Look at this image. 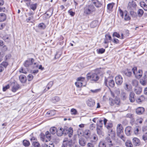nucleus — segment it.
I'll return each instance as SVG.
<instances>
[{
    "instance_id": "nucleus-1",
    "label": "nucleus",
    "mask_w": 147,
    "mask_h": 147,
    "mask_svg": "<svg viewBox=\"0 0 147 147\" xmlns=\"http://www.w3.org/2000/svg\"><path fill=\"white\" fill-rule=\"evenodd\" d=\"M95 10L94 6L92 5H88L84 8V13L85 14L89 15L92 13Z\"/></svg>"
},
{
    "instance_id": "nucleus-2",
    "label": "nucleus",
    "mask_w": 147,
    "mask_h": 147,
    "mask_svg": "<svg viewBox=\"0 0 147 147\" xmlns=\"http://www.w3.org/2000/svg\"><path fill=\"white\" fill-rule=\"evenodd\" d=\"M134 74L135 75V77L137 78H139L142 76V71L141 70H139L138 71H137V68L136 67H134L132 69Z\"/></svg>"
},
{
    "instance_id": "nucleus-3",
    "label": "nucleus",
    "mask_w": 147,
    "mask_h": 147,
    "mask_svg": "<svg viewBox=\"0 0 147 147\" xmlns=\"http://www.w3.org/2000/svg\"><path fill=\"white\" fill-rule=\"evenodd\" d=\"M74 143L71 140L65 139L63 141L62 147H72L74 145Z\"/></svg>"
},
{
    "instance_id": "nucleus-4",
    "label": "nucleus",
    "mask_w": 147,
    "mask_h": 147,
    "mask_svg": "<svg viewBox=\"0 0 147 147\" xmlns=\"http://www.w3.org/2000/svg\"><path fill=\"white\" fill-rule=\"evenodd\" d=\"M87 78L88 80L90 79L92 81H96L98 80L99 77L95 73L93 74L90 75L88 74L87 75Z\"/></svg>"
},
{
    "instance_id": "nucleus-5",
    "label": "nucleus",
    "mask_w": 147,
    "mask_h": 147,
    "mask_svg": "<svg viewBox=\"0 0 147 147\" xmlns=\"http://www.w3.org/2000/svg\"><path fill=\"white\" fill-rule=\"evenodd\" d=\"M109 103L111 106H113L115 104L117 105H119L120 103V100L117 98H115V99H113L111 98H109Z\"/></svg>"
},
{
    "instance_id": "nucleus-6",
    "label": "nucleus",
    "mask_w": 147,
    "mask_h": 147,
    "mask_svg": "<svg viewBox=\"0 0 147 147\" xmlns=\"http://www.w3.org/2000/svg\"><path fill=\"white\" fill-rule=\"evenodd\" d=\"M34 62V59L31 58L28 59V60L26 61L24 63V66L26 67H31L33 63Z\"/></svg>"
},
{
    "instance_id": "nucleus-7",
    "label": "nucleus",
    "mask_w": 147,
    "mask_h": 147,
    "mask_svg": "<svg viewBox=\"0 0 147 147\" xmlns=\"http://www.w3.org/2000/svg\"><path fill=\"white\" fill-rule=\"evenodd\" d=\"M136 6V2L132 0L128 3L127 8L131 10L133 8H135Z\"/></svg>"
},
{
    "instance_id": "nucleus-8",
    "label": "nucleus",
    "mask_w": 147,
    "mask_h": 147,
    "mask_svg": "<svg viewBox=\"0 0 147 147\" xmlns=\"http://www.w3.org/2000/svg\"><path fill=\"white\" fill-rule=\"evenodd\" d=\"M84 80V78L82 77H80L78 78V81L75 83L76 85L78 87H80L83 85L82 82Z\"/></svg>"
},
{
    "instance_id": "nucleus-9",
    "label": "nucleus",
    "mask_w": 147,
    "mask_h": 147,
    "mask_svg": "<svg viewBox=\"0 0 147 147\" xmlns=\"http://www.w3.org/2000/svg\"><path fill=\"white\" fill-rule=\"evenodd\" d=\"M115 81L116 84L120 85L123 82V78L120 75L116 76L115 78Z\"/></svg>"
},
{
    "instance_id": "nucleus-10",
    "label": "nucleus",
    "mask_w": 147,
    "mask_h": 147,
    "mask_svg": "<svg viewBox=\"0 0 147 147\" xmlns=\"http://www.w3.org/2000/svg\"><path fill=\"white\" fill-rule=\"evenodd\" d=\"M108 82V84L110 87L113 88L115 86V82L113 80H109V79H105V83L106 86H107V82Z\"/></svg>"
},
{
    "instance_id": "nucleus-11",
    "label": "nucleus",
    "mask_w": 147,
    "mask_h": 147,
    "mask_svg": "<svg viewBox=\"0 0 147 147\" xmlns=\"http://www.w3.org/2000/svg\"><path fill=\"white\" fill-rule=\"evenodd\" d=\"M123 129L122 125L121 124H118L117 127V135L121 134L123 132Z\"/></svg>"
},
{
    "instance_id": "nucleus-12",
    "label": "nucleus",
    "mask_w": 147,
    "mask_h": 147,
    "mask_svg": "<svg viewBox=\"0 0 147 147\" xmlns=\"http://www.w3.org/2000/svg\"><path fill=\"white\" fill-rule=\"evenodd\" d=\"M86 103L88 106L89 107H92L95 104V102L93 99H89L86 101Z\"/></svg>"
},
{
    "instance_id": "nucleus-13",
    "label": "nucleus",
    "mask_w": 147,
    "mask_h": 147,
    "mask_svg": "<svg viewBox=\"0 0 147 147\" xmlns=\"http://www.w3.org/2000/svg\"><path fill=\"white\" fill-rule=\"evenodd\" d=\"M132 127L131 126H128L125 129V132L127 136H129L131 135V133Z\"/></svg>"
},
{
    "instance_id": "nucleus-14",
    "label": "nucleus",
    "mask_w": 147,
    "mask_h": 147,
    "mask_svg": "<svg viewBox=\"0 0 147 147\" xmlns=\"http://www.w3.org/2000/svg\"><path fill=\"white\" fill-rule=\"evenodd\" d=\"M144 111V109L142 107H139L136 110V112L138 115L142 114Z\"/></svg>"
},
{
    "instance_id": "nucleus-15",
    "label": "nucleus",
    "mask_w": 147,
    "mask_h": 147,
    "mask_svg": "<svg viewBox=\"0 0 147 147\" xmlns=\"http://www.w3.org/2000/svg\"><path fill=\"white\" fill-rule=\"evenodd\" d=\"M133 142L134 144L136 146H138L140 144V140L136 138H134L133 139Z\"/></svg>"
},
{
    "instance_id": "nucleus-16",
    "label": "nucleus",
    "mask_w": 147,
    "mask_h": 147,
    "mask_svg": "<svg viewBox=\"0 0 147 147\" xmlns=\"http://www.w3.org/2000/svg\"><path fill=\"white\" fill-rule=\"evenodd\" d=\"M19 79L21 82L23 83H25L27 81L26 77L23 75H20L19 77Z\"/></svg>"
},
{
    "instance_id": "nucleus-17",
    "label": "nucleus",
    "mask_w": 147,
    "mask_h": 147,
    "mask_svg": "<svg viewBox=\"0 0 147 147\" xmlns=\"http://www.w3.org/2000/svg\"><path fill=\"white\" fill-rule=\"evenodd\" d=\"M142 89L141 87L136 86L134 88L135 92L137 94H140L142 92Z\"/></svg>"
},
{
    "instance_id": "nucleus-18",
    "label": "nucleus",
    "mask_w": 147,
    "mask_h": 147,
    "mask_svg": "<svg viewBox=\"0 0 147 147\" xmlns=\"http://www.w3.org/2000/svg\"><path fill=\"white\" fill-rule=\"evenodd\" d=\"M135 95V94L133 92H132L130 93L129 96V99L130 102H133L135 101V98L134 97Z\"/></svg>"
},
{
    "instance_id": "nucleus-19",
    "label": "nucleus",
    "mask_w": 147,
    "mask_h": 147,
    "mask_svg": "<svg viewBox=\"0 0 147 147\" xmlns=\"http://www.w3.org/2000/svg\"><path fill=\"white\" fill-rule=\"evenodd\" d=\"M92 3L97 7H100L102 5V3L98 0H93Z\"/></svg>"
},
{
    "instance_id": "nucleus-20",
    "label": "nucleus",
    "mask_w": 147,
    "mask_h": 147,
    "mask_svg": "<svg viewBox=\"0 0 147 147\" xmlns=\"http://www.w3.org/2000/svg\"><path fill=\"white\" fill-rule=\"evenodd\" d=\"M147 78L145 77V74L143 78L140 80V83L143 86H145L147 84Z\"/></svg>"
},
{
    "instance_id": "nucleus-21",
    "label": "nucleus",
    "mask_w": 147,
    "mask_h": 147,
    "mask_svg": "<svg viewBox=\"0 0 147 147\" xmlns=\"http://www.w3.org/2000/svg\"><path fill=\"white\" fill-rule=\"evenodd\" d=\"M12 90L13 92H16L20 88L19 85L17 83H14Z\"/></svg>"
},
{
    "instance_id": "nucleus-22",
    "label": "nucleus",
    "mask_w": 147,
    "mask_h": 147,
    "mask_svg": "<svg viewBox=\"0 0 147 147\" xmlns=\"http://www.w3.org/2000/svg\"><path fill=\"white\" fill-rule=\"evenodd\" d=\"M6 19V16L4 13L0 14V22H3Z\"/></svg>"
},
{
    "instance_id": "nucleus-23",
    "label": "nucleus",
    "mask_w": 147,
    "mask_h": 147,
    "mask_svg": "<svg viewBox=\"0 0 147 147\" xmlns=\"http://www.w3.org/2000/svg\"><path fill=\"white\" fill-rule=\"evenodd\" d=\"M105 142L108 144L109 147L113 146V144L112 143V141L111 139L109 138H107L105 140Z\"/></svg>"
},
{
    "instance_id": "nucleus-24",
    "label": "nucleus",
    "mask_w": 147,
    "mask_h": 147,
    "mask_svg": "<svg viewBox=\"0 0 147 147\" xmlns=\"http://www.w3.org/2000/svg\"><path fill=\"white\" fill-rule=\"evenodd\" d=\"M63 128H60L59 129H58L57 130V134L58 136H61L63 134H64L63 132Z\"/></svg>"
},
{
    "instance_id": "nucleus-25",
    "label": "nucleus",
    "mask_w": 147,
    "mask_h": 147,
    "mask_svg": "<svg viewBox=\"0 0 147 147\" xmlns=\"http://www.w3.org/2000/svg\"><path fill=\"white\" fill-rule=\"evenodd\" d=\"M105 127L108 129H110L111 132H112V129L111 128L113 127V124L111 122L108 123Z\"/></svg>"
},
{
    "instance_id": "nucleus-26",
    "label": "nucleus",
    "mask_w": 147,
    "mask_h": 147,
    "mask_svg": "<svg viewBox=\"0 0 147 147\" xmlns=\"http://www.w3.org/2000/svg\"><path fill=\"white\" fill-rule=\"evenodd\" d=\"M52 134L49 131H47L45 133V135L46 138L49 141H50L51 139V137H52Z\"/></svg>"
},
{
    "instance_id": "nucleus-27",
    "label": "nucleus",
    "mask_w": 147,
    "mask_h": 147,
    "mask_svg": "<svg viewBox=\"0 0 147 147\" xmlns=\"http://www.w3.org/2000/svg\"><path fill=\"white\" fill-rule=\"evenodd\" d=\"M53 84V81L50 82L47 85V88L45 89L44 91H46L49 90L52 86Z\"/></svg>"
},
{
    "instance_id": "nucleus-28",
    "label": "nucleus",
    "mask_w": 147,
    "mask_h": 147,
    "mask_svg": "<svg viewBox=\"0 0 147 147\" xmlns=\"http://www.w3.org/2000/svg\"><path fill=\"white\" fill-rule=\"evenodd\" d=\"M102 127H101V126H97L96 130L97 133L99 135H102Z\"/></svg>"
},
{
    "instance_id": "nucleus-29",
    "label": "nucleus",
    "mask_w": 147,
    "mask_h": 147,
    "mask_svg": "<svg viewBox=\"0 0 147 147\" xmlns=\"http://www.w3.org/2000/svg\"><path fill=\"white\" fill-rule=\"evenodd\" d=\"M79 143L81 146H83L85 145L86 142L84 139L80 138L79 139Z\"/></svg>"
},
{
    "instance_id": "nucleus-30",
    "label": "nucleus",
    "mask_w": 147,
    "mask_h": 147,
    "mask_svg": "<svg viewBox=\"0 0 147 147\" xmlns=\"http://www.w3.org/2000/svg\"><path fill=\"white\" fill-rule=\"evenodd\" d=\"M57 131V128L55 127H52L50 129V132L53 135L55 134L56 133Z\"/></svg>"
},
{
    "instance_id": "nucleus-31",
    "label": "nucleus",
    "mask_w": 147,
    "mask_h": 147,
    "mask_svg": "<svg viewBox=\"0 0 147 147\" xmlns=\"http://www.w3.org/2000/svg\"><path fill=\"white\" fill-rule=\"evenodd\" d=\"M145 99V98L144 96L142 95L140 96L138 99H136V101L137 103H141L142 101L144 100Z\"/></svg>"
},
{
    "instance_id": "nucleus-32",
    "label": "nucleus",
    "mask_w": 147,
    "mask_h": 147,
    "mask_svg": "<svg viewBox=\"0 0 147 147\" xmlns=\"http://www.w3.org/2000/svg\"><path fill=\"white\" fill-rule=\"evenodd\" d=\"M85 137L87 139L89 138L90 136V131H85L84 132Z\"/></svg>"
},
{
    "instance_id": "nucleus-33",
    "label": "nucleus",
    "mask_w": 147,
    "mask_h": 147,
    "mask_svg": "<svg viewBox=\"0 0 147 147\" xmlns=\"http://www.w3.org/2000/svg\"><path fill=\"white\" fill-rule=\"evenodd\" d=\"M55 113V111L51 110L47 112V115L48 116H51L54 115Z\"/></svg>"
},
{
    "instance_id": "nucleus-34",
    "label": "nucleus",
    "mask_w": 147,
    "mask_h": 147,
    "mask_svg": "<svg viewBox=\"0 0 147 147\" xmlns=\"http://www.w3.org/2000/svg\"><path fill=\"white\" fill-rule=\"evenodd\" d=\"M98 23V22L96 21H94L92 22L90 24V27L93 28L97 26Z\"/></svg>"
},
{
    "instance_id": "nucleus-35",
    "label": "nucleus",
    "mask_w": 147,
    "mask_h": 147,
    "mask_svg": "<svg viewBox=\"0 0 147 147\" xmlns=\"http://www.w3.org/2000/svg\"><path fill=\"white\" fill-rule=\"evenodd\" d=\"M138 15L139 17H141L144 13L143 10L141 9H139L137 11Z\"/></svg>"
},
{
    "instance_id": "nucleus-36",
    "label": "nucleus",
    "mask_w": 147,
    "mask_h": 147,
    "mask_svg": "<svg viewBox=\"0 0 147 147\" xmlns=\"http://www.w3.org/2000/svg\"><path fill=\"white\" fill-rule=\"evenodd\" d=\"M23 144L25 146L28 147L29 146L30 143L29 141L26 140H24L23 141Z\"/></svg>"
},
{
    "instance_id": "nucleus-37",
    "label": "nucleus",
    "mask_w": 147,
    "mask_h": 147,
    "mask_svg": "<svg viewBox=\"0 0 147 147\" xmlns=\"http://www.w3.org/2000/svg\"><path fill=\"white\" fill-rule=\"evenodd\" d=\"M53 11L52 9H50L46 12V14L49 17H50L52 14Z\"/></svg>"
},
{
    "instance_id": "nucleus-38",
    "label": "nucleus",
    "mask_w": 147,
    "mask_h": 147,
    "mask_svg": "<svg viewBox=\"0 0 147 147\" xmlns=\"http://www.w3.org/2000/svg\"><path fill=\"white\" fill-rule=\"evenodd\" d=\"M125 145L127 147H132L133 145L131 141L127 140L125 142Z\"/></svg>"
},
{
    "instance_id": "nucleus-39",
    "label": "nucleus",
    "mask_w": 147,
    "mask_h": 147,
    "mask_svg": "<svg viewBox=\"0 0 147 147\" xmlns=\"http://www.w3.org/2000/svg\"><path fill=\"white\" fill-rule=\"evenodd\" d=\"M127 11L124 12L125 13L124 20L126 21H128L130 19V17L129 16V15L127 14Z\"/></svg>"
},
{
    "instance_id": "nucleus-40",
    "label": "nucleus",
    "mask_w": 147,
    "mask_h": 147,
    "mask_svg": "<svg viewBox=\"0 0 147 147\" xmlns=\"http://www.w3.org/2000/svg\"><path fill=\"white\" fill-rule=\"evenodd\" d=\"M60 98L59 97L57 96H56L53 98L52 99V101L53 102H56L59 101Z\"/></svg>"
},
{
    "instance_id": "nucleus-41",
    "label": "nucleus",
    "mask_w": 147,
    "mask_h": 147,
    "mask_svg": "<svg viewBox=\"0 0 147 147\" xmlns=\"http://www.w3.org/2000/svg\"><path fill=\"white\" fill-rule=\"evenodd\" d=\"M38 28L40 29H44L46 28L45 25L43 23L39 24L38 25Z\"/></svg>"
},
{
    "instance_id": "nucleus-42",
    "label": "nucleus",
    "mask_w": 147,
    "mask_h": 147,
    "mask_svg": "<svg viewBox=\"0 0 147 147\" xmlns=\"http://www.w3.org/2000/svg\"><path fill=\"white\" fill-rule=\"evenodd\" d=\"M71 115H76L77 114L78 112L75 109L72 108L71 109Z\"/></svg>"
},
{
    "instance_id": "nucleus-43",
    "label": "nucleus",
    "mask_w": 147,
    "mask_h": 147,
    "mask_svg": "<svg viewBox=\"0 0 147 147\" xmlns=\"http://www.w3.org/2000/svg\"><path fill=\"white\" fill-rule=\"evenodd\" d=\"M37 4L36 3L31 4L30 5V8L33 10H35L36 8Z\"/></svg>"
},
{
    "instance_id": "nucleus-44",
    "label": "nucleus",
    "mask_w": 147,
    "mask_h": 147,
    "mask_svg": "<svg viewBox=\"0 0 147 147\" xmlns=\"http://www.w3.org/2000/svg\"><path fill=\"white\" fill-rule=\"evenodd\" d=\"M40 140L42 141L45 142H48V140L45 138V136L44 134H42L40 136Z\"/></svg>"
},
{
    "instance_id": "nucleus-45",
    "label": "nucleus",
    "mask_w": 147,
    "mask_h": 147,
    "mask_svg": "<svg viewBox=\"0 0 147 147\" xmlns=\"http://www.w3.org/2000/svg\"><path fill=\"white\" fill-rule=\"evenodd\" d=\"M125 74L128 76H130L132 75V72L131 71L128 69H127L125 71Z\"/></svg>"
},
{
    "instance_id": "nucleus-46",
    "label": "nucleus",
    "mask_w": 147,
    "mask_h": 147,
    "mask_svg": "<svg viewBox=\"0 0 147 147\" xmlns=\"http://www.w3.org/2000/svg\"><path fill=\"white\" fill-rule=\"evenodd\" d=\"M117 135L118 136L121 140H122L123 141L125 142V141L126 140V138L124 135H121V134H120Z\"/></svg>"
},
{
    "instance_id": "nucleus-47",
    "label": "nucleus",
    "mask_w": 147,
    "mask_h": 147,
    "mask_svg": "<svg viewBox=\"0 0 147 147\" xmlns=\"http://www.w3.org/2000/svg\"><path fill=\"white\" fill-rule=\"evenodd\" d=\"M121 98L123 100H125L127 98L126 94L124 92H122L121 94Z\"/></svg>"
},
{
    "instance_id": "nucleus-48",
    "label": "nucleus",
    "mask_w": 147,
    "mask_h": 147,
    "mask_svg": "<svg viewBox=\"0 0 147 147\" xmlns=\"http://www.w3.org/2000/svg\"><path fill=\"white\" fill-rule=\"evenodd\" d=\"M132 84L133 85L135 86V87L137 86L138 84V81L136 80H133L132 81Z\"/></svg>"
},
{
    "instance_id": "nucleus-49",
    "label": "nucleus",
    "mask_w": 147,
    "mask_h": 147,
    "mask_svg": "<svg viewBox=\"0 0 147 147\" xmlns=\"http://www.w3.org/2000/svg\"><path fill=\"white\" fill-rule=\"evenodd\" d=\"M32 145L34 147H40V144L38 142H33L32 143Z\"/></svg>"
},
{
    "instance_id": "nucleus-50",
    "label": "nucleus",
    "mask_w": 147,
    "mask_h": 147,
    "mask_svg": "<svg viewBox=\"0 0 147 147\" xmlns=\"http://www.w3.org/2000/svg\"><path fill=\"white\" fill-rule=\"evenodd\" d=\"M114 4L113 3H110L107 5V9L109 10H111L113 8Z\"/></svg>"
},
{
    "instance_id": "nucleus-51",
    "label": "nucleus",
    "mask_w": 147,
    "mask_h": 147,
    "mask_svg": "<svg viewBox=\"0 0 147 147\" xmlns=\"http://www.w3.org/2000/svg\"><path fill=\"white\" fill-rule=\"evenodd\" d=\"M38 67V64L36 63H33V65H32L31 66V69H36Z\"/></svg>"
},
{
    "instance_id": "nucleus-52",
    "label": "nucleus",
    "mask_w": 147,
    "mask_h": 147,
    "mask_svg": "<svg viewBox=\"0 0 147 147\" xmlns=\"http://www.w3.org/2000/svg\"><path fill=\"white\" fill-rule=\"evenodd\" d=\"M103 120H100L98 122H97L96 125L97 126H101V127H102L103 125L102 123Z\"/></svg>"
},
{
    "instance_id": "nucleus-53",
    "label": "nucleus",
    "mask_w": 147,
    "mask_h": 147,
    "mask_svg": "<svg viewBox=\"0 0 147 147\" xmlns=\"http://www.w3.org/2000/svg\"><path fill=\"white\" fill-rule=\"evenodd\" d=\"M0 65H1L2 66H3L5 68H6L8 65V63L7 62L3 61L0 64Z\"/></svg>"
},
{
    "instance_id": "nucleus-54",
    "label": "nucleus",
    "mask_w": 147,
    "mask_h": 147,
    "mask_svg": "<svg viewBox=\"0 0 147 147\" xmlns=\"http://www.w3.org/2000/svg\"><path fill=\"white\" fill-rule=\"evenodd\" d=\"M105 51V49L103 48H101L98 50V53L99 54H102Z\"/></svg>"
},
{
    "instance_id": "nucleus-55",
    "label": "nucleus",
    "mask_w": 147,
    "mask_h": 147,
    "mask_svg": "<svg viewBox=\"0 0 147 147\" xmlns=\"http://www.w3.org/2000/svg\"><path fill=\"white\" fill-rule=\"evenodd\" d=\"M99 147H106V145L104 143L102 142H101L99 143Z\"/></svg>"
},
{
    "instance_id": "nucleus-56",
    "label": "nucleus",
    "mask_w": 147,
    "mask_h": 147,
    "mask_svg": "<svg viewBox=\"0 0 147 147\" xmlns=\"http://www.w3.org/2000/svg\"><path fill=\"white\" fill-rule=\"evenodd\" d=\"M63 132L64 134L65 135H66L67 134H68L69 132L68 128H64L63 129Z\"/></svg>"
},
{
    "instance_id": "nucleus-57",
    "label": "nucleus",
    "mask_w": 147,
    "mask_h": 147,
    "mask_svg": "<svg viewBox=\"0 0 147 147\" xmlns=\"http://www.w3.org/2000/svg\"><path fill=\"white\" fill-rule=\"evenodd\" d=\"M113 37H116L118 38H119L120 36V34L117 32H114L113 34Z\"/></svg>"
},
{
    "instance_id": "nucleus-58",
    "label": "nucleus",
    "mask_w": 147,
    "mask_h": 147,
    "mask_svg": "<svg viewBox=\"0 0 147 147\" xmlns=\"http://www.w3.org/2000/svg\"><path fill=\"white\" fill-rule=\"evenodd\" d=\"M142 139L144 141H146L147 140V132L145 133L143 135Z\"/></svg>"
},
{
    "instance_id": "nucleus-59",
    "label": "nucleus",
    "mask_w": 147,
    "mask_h": 147,
    "mask_svg": "<svg viewBox=\"0 0 147 147\" xmlns=\"http://www.w3.org/2000/svg\"><path fill=\"white\" fill-rule=\"evenodd\" d=\"M33 76L31 74H29L28 76V79L29 81H31L33 78Z\"/></svg>"
},
{
    "instance_id": "nucleus-60",
    "label": "nucleus",
    "mask_w": 147,
    "mask_h": 147,
    "mask_svg": "<svg viewBox=\"0 0 147 147\" xmlns=\"http://www.w3.org/2000/svg\"><path fill=\"white\" fill-rule=\"evenodd\" d=\"M140 4L141 7L142 8H143L146 5V3L143 1H142L140 2Z\"/></svg>"
},
{
    "instance_id": "nucleus-61",
    "label": "nucleus",
    "mask_w": 147,
    "mask_h": 147,
    "mask_svg": "<svg viewBox=\"0 0 147 147\" xmlns=\"http://www.w3.org/2000/svg\"><path fill=\"white\" fill-rule=\"evenodd\" d=\"M9 88V85H7L5 86L3 88V90L4 91H5L7 89Z\"/></svg>"
},
{
    "instance_id": "nucleus-62",
    "label": "nucleus",
    "mask_w": 147,
    "mask_h": 147,
    "mask_svg": "<svg viewBox=\"0 0 147 147\" xmlns=\"http://www.w3.org/2000/svg\"><path fill=\"white\" fill-rule=\"evenodd\" d=\"M105 38L107 39L108 38L109 40H111V36L108 34H106L105 36Z\"/></svg>"
},
{
    "instance_id": "nucleus-63",
    "label": "nucleus",
    "mask_w": 147,
    "mask_h": 147,
    "mask_svg": "<svg viewBox=\"0 0 147 147\" xmlns=\"http://www.w3.org/2000/svg\"><path fill=\"white\" fill-rule=\"evenodd\" d=\"M119 11L121 16L122 18H123V11L121 9H119Z\"/></svg>"
},
{
    "instance_id": "nucleus-64",
    "label": "nucleus",
    "mask_w": 147,
    "mask_h": 147,
    "mask_svg": "<svg viewBox=\"0 0 147 147\" xmlns=\"http://www.w3.org/2000/svg\"><path fill=\"white\" fill-rule=\"evenodd\" d=\"M68 12V13L70 14V15H71V16H74L75 14V12H73L72 11L69 10Z\"/></svg>"
}]
</instances>
